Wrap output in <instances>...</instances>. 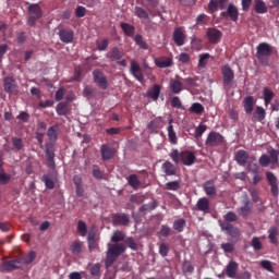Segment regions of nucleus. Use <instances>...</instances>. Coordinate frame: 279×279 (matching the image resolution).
<instances>
[{
    "label": "nucleus",
    "instance_id": "f704fd0d",
    "mask_svg": "<svg viewBox=\"0 0 279 279\" xmlns=\"http://www.w3.org/2000/svg\"><path fill=\"white\" fill-rule=\"evenodd\" d=\"M223 10V0H210L208 3L209 12L215 13L217 10Z\"/></svg>",
    "mask_w": 279,
    "mask_h": 279
},
{
    "label": "nucleus",
    "instance_id": "bf43d9fd",
    "mask_svg": "<svg viewBox=\"0 0 279 279\" xmlns=\"http://www.w3.org/2000/svg\"><path fill=\"white\" fill-rule=\"evenodd\" d=\"M167 191H178L180 189V182L179 181H171L166 183Z\"/></svg>",
    "mask_w": 279,
    "mask_h": 279
},
{
    "label": "nucleus",
    "instance_id": "f03ea898",
    "mask_svg": "<svg viewBox=\"0 0 279 279\" xmlns=\"http://www.w3.org/2000/svg\"><path fill=\"white\" fill-rule=\"evenodd\" d=\"M171 160L175 163L179 165V162H182L185 167H191L195 165V154L190 150H178V149H172L169 154Z\"/></svg>",
    "mask_w": 279,
    "mask_h": 279
},
{
    "label": "nucleus",
    "instance_id": "052dcab7",
    "mask_svg": "<svg viewBox=\"0 0 279 279\" xmlns=\"http://www.w3.org/2000/svg\"><path fill=\"white\" fill-rule=\"evenodd\" d=\"M12 143H13L14 149H16L17 151H21V149H23V140L22 138L13 137Z\"/></svg>",
    "mask_w": 279,
    "mask_h": 279
},
{
    "label": "nucleus",
    "instance_id": "e433bc0d",
    "mask_svg": "<svg viewBox=\"0 0 279 279\" xmlns=\"http://www.w3.org/2000/svg\"><path fill=\"white\" fill-rule=\"evenodd\" d=\"M82 245L83 243L78 240L74 241L71 245H70V252L74 255V256H80V254H82Z\"/></svg>",
    "mask_w": 279,
    "mask_h": 279
},
{
    "label": "nucleus",
    "instance_id": "a878e982",
    "mask_svg": "<svg viewBox=\"0 0 279 279\" xmlns=\"http://www.w3.org/2000/svg\"><path fill=\"white\" fill-rule=\"evenodd\" d=\"M227 14L228 19H230V21H233V23H236L239 21V9L236 8V5L230 3L227 8Z\"/></svg>",
    "mask_w": 279,
    "mask_h": 279
},
{
    "label": "nucleus",
    "instance_id": "c85d7f7f",
    "mask_svg": "<svg viewBox=\"0 0 279 279\" xmlns=\"http://www.w3.org/2000/svg\"><path fill=\"white\" fill-rule=\"evenodd\" d=\"M155 64L158 66V69H169V66H172L173 60L170 58L161 57L155 59Z\"/></svg>",
    "mask_w": 279,
    "mask_h": 279
},
{
    "label": "nucleus",
    "instance_id": "4d7b16f0",
    "mask_svg": "<svg viewBox=\"0 0 279 279\" xmlns=\"http://www.w3.org/2000/svg\"><path fill=\"white\" fill-rule=\"evenodd\" d=\"M130 202H132V204H143V202H145V196L141 194H133L130 197Z\"/></svg>",
    "mask_w": 279,
    "mask_h": 279
},
{
    "label": "nucleus",
    "instance_id": "ddd939ff",
    "mask_svg": "<svg viewBox=\"0 0 279 279\" xmlns=\"http://www.w3.org/2000/svg\"><path fill=\"white\" fill-rule=\"evenodd\" d=\"M112 226H130V216L128 214L118 213L112 217Z\"/></svg>",
    "mask_w": 279,
    "mask_h": 279
},
{
    "label": "nucleus",
    "instance_id": "ea45409f",
    "mask_svg": "<svg viewBox=\"0 0 279 279\" xmlns=\"http://www.w3.org/2000/svg\"><path fill=\"white\" fill-rule=\"evenodd\" d=\"M160 122H161L160 118L151 120L147 124V130H149L150 132H154L155 134H158V129L160 128Z\"/></svg>",
    "mask_w": 279,
    "mask_h": 279
},
{
    "label": "nucleus",
    "instance_id": "603ef678",
    "mask_svg": "<svg viewBox=\"0 0 279 279\" xmlns=\"http://www.w3.org/2000/svg\"><path fill=\"white\" fill-rule=\"evenodd\" d=\"M206 130H208V126H206V124H199L196 129H195V138L197 141H199V138H202V136H204V132H206Z\"/></svg>",
    "mask_w": 279,
    "mask_h": 279
},
{
    "label": "nucleus",
    "instance_id": "c9c22d12",
    "mask_svg": "<svg viewBox=\"0 0 279 279\" xmlns=\"http://www.w3.org/2000/svg\"><path fill=\"white\" fill-rule=\"evenodd\" d=\"M20 267H21V260L19 259L9 260L3 264V268L7 271H13V269H20Z\"/></svg>",
    "mask_w": 279,
    "mask_h": 279
},
{
    "label": "nucleus",
    "instance_id": "2f4dec72",
    "mask_svg": "<svg viewBox=\"0 0 279 279\" xmlns=\"http://www.w3.org/2000/svg\"><path fill=\"white\" fill-rule=\"evenodd\" d=\"M254 10L256 14H267V4L263 0H254Z\"/></svg>",
    "mask_w": 279,
    "mask_h": 279
},
{
    "label": "nucleus",
    "instance_id": "a211bd4d",
    "mask_svg": "<svg viewBox=\"0 0 279 279\" xmlns=\"http://www.w3.org/2000/svg\"><path fill=\"white\" fill-rule=\"evenodd\" d=\"M225 274L228 278H236V274H239V263L234 260L229 262L226 266Z\"/></svg>",
    "mask_w": 279,
    "mask_h": 279
},
{
    "label": "nucleus",
    "instance_id": "412c9836",
    "mask_svg": "<svg viewBox=\"0 0 279 279\" xmlns=\"http://www.w3.org/2000/svg\"><path fill=\"white\" fill-rule=\"evenodd\" d=\"M100 154L102 160H111V158H114V148H110L108 144H104L100 147Z\"/></svg>",
    "mask_w": 279,
    "mask_h": 279
},
{
    "label": "nucleus",
    "instance_id": "dca6fc26",
    "mask_svg": "<svg viewBox=\"0 0 279 279\" xmlns=\"http://www.w3.org/2000/svg\"><path fill=\"white\" fill-rule=\"evenodd\" d=\"M59 38L61 43L70 45V43H73V38H75V33L72 29L63 28L59 31Z\"/></svg>",
    "mask_w": 279,
    "mask_h": 279
},
{
    "label": "nucleus",
    "instance_id": "de8ad7c7",
    "mask_svg": "<svg viewBox=\"0 0 279 279\" xmlns=\"http://www.w3.org/2000/svg\"><path fill=\"white\" fill-rule=\"evenodd\" d=\"M265 117H267V112H265V109L263 107H256L254 118L260 122L265 121Z\"/></svg>",
    "mask_w": 279,
    "mask_h": 279
},
{
    "label": "nucleus",
    "instance_id": "79ce46f5",
    "mask_svg": "<svg viewBox=\"0 0 279 279\" xmlns=\"http://www.w3.org/2000/svg\"><path fill=\"white\" fill-rule=\"evenodd\" d=\"M190 112L192 114H198V116L204 114V106L199 102H194L190 107Z\"/></svg>",
    "mask_w": 279,
    "mask_h": 279
},
{
    "label": "nucleus",
    "instance_id": "393cba45",
    "mask_svg": "<svg viewBox=\"0 0 279 279\" xmlns=\"http://www.w3.org/2000/svg\"><path fill=\"white\" fill-rule=\"evenodd\" d=\"M161 169L166 173V175H177L178 168L171 161H165L161 166Z\"/></svg>",
    "mask_w": 279,
    "mask_h": 279
},
{
    "label": "nucleus",
    "instance_id": "e2e57ef3",
    "mask_svg": "<svg viewBox=\"0 0 279 279\" xmlns=\"http://www.w3.org/2000/svg\"><path fill=\"white\" fill-rule=\"evenodd\" d=\"M75 16L77 19H84V16H86V9L82 5L76 7Z\"/></svg>",
    "mask_w": 279,
    "mask_h": 279
},
{
    "label": "nucleus",
    "instance_id": "4c0bfd02",
    "mask_svg": "<svg viewBox=\"0 0 279 279\" xmlns=\"http://www.w3.org/2000/svg\"><path fill=\"white\" fill-rule=\"evenodd\" d=\"M56 110H57V114L59 117H66V114L69 112V104H66V102H59L57 105Z\"/></svg>",
    "mask_w": 279,
    "mask_h": 279
},
{
    "label": "nucleus",
    "instance_id": "5701e85b",
    "mask_svg": "<svg viewBox=\"0 0 279 279\" xmlns=\"http://www.w3.org/2000/svg\"><path fill=\"white\" fill-rule=\"evenodd\" d=\"M162 90V86L155 84L153 87H150L147 92V96L153 99V101H158L160 98V93Z\"/></svg>",
    "mask_w": 279,
    "mask_h": 279
},
{
    "label": "nucleus",
    "instance_id": "f257e3e1",
    "mask_svg": "<svg viewBox=\"0 0 279 279\" xmlns=\"http://www.w3.org/2000/svg\"><path fill=\"white\" fill-rule=\"evenodd\" d=\"M130 73L135 77L140 84H143L145 82V75L147 77H150V80L154 78V73L151 72V68H149V64L146 62L143 63V66L141 68V64L136 62V60H131L130 65Z\"/></svg>",
    "mask_w": 279,
    "mask_h": 279
},
{
    "label": "nucleus",
    "instance_id": "a19ab883",
    "mask_svg": "<svg viewBox=\"0 0 279 279\" xmlns=\"http://www.w3.org/2000/svg\"><path fill=\"white\" fill-rule=\"evenodd\" d=\"M126 180L132 189H138V186H141V180L138 179V175H136V174L129 175V178H126Z\"/></svg>",
    "mask_w": 279,
    "mask_h": 279
},
{
    "label": "nucleus",
    "instance_id": "6e6552de",
    "mask_svg": "<svg viewBox=\"0 0 279 279\" xmlns=\"http://www.w3.org/2000/svg\"><path fill=\"white\" fill-rule=\"evenodd\" d=\"M3 89L8 95H19V84L13 76L3 78Z\"/></svg>",
    "mask_w": 279,
    "mask_h": 279
},
{
    "label": "nucleus",
    "instance_id": "aec40b11",
    "mask_svg": "<svg viewBox=\"0 0 279 279\" xmlns=\"http://www.w3.org/2000/svg\"><path fill=\"white\" fill-rule=\"evenodd\" d=\"M242 204L243 206L238 209L240 217H250L252 215V203L250 198H244Z\"/></svg>",
    "mask_w": 279,
    "mask_h": 279
},
{
    "label": "nucleus",
    "instance_id": "37998d69",
    "mask_svg": "<svg viewBox=\"0 0 279 279\" xmlns=\"http://www.w3.org/2000/svg\"><path fill=\"white\" fill-rule=\"evenodd\" d=\"M124 240H125V233L119 230L114 231L111 236V243L119 244L121 243V241H124Z\"/></svg>",
    "mask_w": 279,
    "mask_h": 279
},
{
    "label": "nucleus",
    "instance_id": "09e8293b",
    "mask_svg": "<svg viewBox=\"0 0 279 279\" xmlns=\"http://www.w3.org/2000/svg\"><path fill=\"white\" fill-rule=\"evenodd\" d=\"M41 182L45 183L46 189H49V190L56 189V183L53 182V180H51L49 174H44L41 177Z\"/></svg>",
    "mask_w": 279,
    "mask_h": 279
},
{
    "label": "nucleus",
    "instance_id": "1a4fd4ad",
    "mask_svg": "<svg viewBox=\"0 0 279 279\" xmlns=\"http://www.w3.org/2000/svg\"><path fill=\"white\" fill-rule=\"evenodd\" d=\"M272 52H274V50H271V46H269V44L260 43L257 46L256 58L260 62H263V60H265V58H269V56H271Z\"/></svg>",
    "mask_w": 279,
    "mask_h": 279
},
{
    "label": "nucleus",
    "instance_id": "b1692460",
    "mask_svg": "<svg viewBox=\"0 0 279 279\" xmlns=\"http://www.w3.org/2000/svg\"><path fill=\"white\" fill-rule=\"evenodd\" d=\"M170 88L174 95H180L182 90H186V87H184V83L181 78L171 81Z\"/></svg>",
    "mask_w": 279,
    "mask_h": 279
},
{
    "label": "nucleus",
    "instance_id": "8fccbe9b",
    "mask_svg": "<svg viewBox=\"0 0 279 279\" xmlns=\"http://www.w3.org/2000/svg\"><path fill=\"white\" fill-rule=\"evenodd\" d=\"M48 138L52 142L58 141V126L52 125L48 129Z\"/></svg>",
    "mask_w": 279,
    "mask_h": 279
},
{
    "label": "nucleus",
    "instance_id": "7c9ffc66",
    "mask_svg": "<svg viewBox=\"0 0 279 279\" xmlns=\"http://www.w3.org/2000/svg\"><path fill=\"white\" fill-rule=\"evenodd\" d=\"M263 96H264V104L267 107L269 106V104H271V101L274 100V97H276V94L269 87H264Z\"/></svg>",
    "mask_w": 279,
    "mask_h": 279
},
{
    "label": "nucleus",
    "instance_id": "774afa93",
    "mask_svg": "<svg viewBox=\"0 0 279 279\" xmlns=\"http://www.w3.org/2000/svg\"><path fill=\"white\" fill-rule=\"evenodd\" d=\"M92 173L96 180H104V171H101L98 167L94 168Z\"/></svg>",
    "mask_w": 279,
    "mask_h": 279
},
{
    "label": "nucleus",
    "instance_id": "7ed1b4c3",
    "mask_svg": "<svg viewBox=\"0 0 279 279\" xmlns=\"http://www.w3.org/2000/svg\"><path fill=\"white\" fill-rule=\"evenodd\" d=\"M124 252H125V244L111 245L107 251L106 260H105L106 267H112L117 258H119V256H121V254H123Z\"/></svg>",
    "mask_w": 279,
    "mask_h": 279
},
{
    "label": "nucleus",
    "instance_id": "a18cd8bd",
    "mask_svg": "<svg viewBox=\"0 0 279 279\" xmlns=\"http://www.w3.org/2000/svg\"><path fill=\"white\" fill-rule=\"evenodd\" d=\"M184 228H186V220L184 218H180L173 222V230H177V232H184Z\"/></svg>",
    "mask_w": 279,
    "mask_h": 279
},
{
    "label": "nucleus",
    "instance_id": "9d476101",
    "mask_svg": "<svg viewBox=\"0 0 279 279\" xmlns=\"http://www.w3.org/2000/svg\"><path fill=\"white\" fill-rule=\"evenodd\" d=\"M94 82L98 88L106 90L108 88V78L106 74L101 72V70H94L93 72Z\"/></svg>",
    "mask_w": 279,
    "mask_h": 279
},
{
    "label": "nucleus",
    "instance_id": "c03bdc74",
    "mask_svg": "<svg viewBox=\"0 0 279 279\" xmlns=\"http://www.w3.org/2000/svg\"><path fill=\"white\" fill-rule=\"evenodd\" d=\"M134 14L137 16V19H149V13L143 7H135Z\"/></svg>",
    "mask_w": 279,
    "mask_h": 279
},
{
    "label": "nucleus",
    "instance_id": "49530a36",
    "mask_svg": "<svg viewBox=\"0 0 279 279\" xmlns=\"http://www.w3.org/2000/svg\"><path fill=\"white\" fill-rule=\"evenodd\" d=\"M208 60H210V53L205 52V53L199 54L198 68L206 69V64H208Z\"/></svg>",
    "mask_w": 279,
    "mask_h": 279
},
{
    "label": "nucleus",
    "instance_id": "58836bf2",
    "mask_svg": "<svg viewBox=\"0 0 279 279\" xmlns=\"http://www.w3.org/2000/svg\"><path fill=\"white\" fill-rule=\"evenodd\" d=\"M268 239L270 241V243H272V245H278V228L276 227H271L268 230Z\"/></svg>",
    "mask_w": 279,
    "mask_h": 279
},
{
    "label": "nucleus",
    "instance_id": "6ab92c4d",
    "mask_svg": "<svg viewBox=\"0 0 279 279\" xmlns=\"http://www.w3.org/2000/svg\"><path fill=\"white\" fill-rule=\"evenodd\" d=\"M196 210L205 215L210 213V201L207 197L198 198L196 203Z\"/></svg>",
    "mask_w": 279,
    "mask_h": 279
},
{
    "label": "nucleus",
    "instance_id": "4be33fe9",
    "mask_svg": "<svg viewBox=\"0 0 279 279\" xmlns=\"http://www.w3.org/2000/svg\"><path fill=\"white\" fill-rule=\"evenodd\" d=\"M247 160H250V154L245 150H238L235 153V161L240 167H245L247 165Z\"/></svg>",
    "mask_w": 279,
    "mask_h": 279
},
{
    "label": "nucleus",
    "instance_id": "5fc2aeb1",
    "mask_svg": "<svg viewBox=\"0 0 279 279\" xmlns=\"http://www.w3.org/2000/svg\"><path fill=\"white\" fill-rule=\"evenodd\" d=\"M223 219H225V223H230L232 221H236V219H239V216H236L234 214V211H228L225 216H223Z\"/></svg>",
    "mask_w": 279,
    "mask_h": 279
},
{
    "label": "nucleus",
    "instance_id": "f8f14e48",
    "mask_svg": "<svg viewBox=\"0 0 279 279\" xmlns=\"http://www.w3.org/2000/svg\"><path fill=\"white\" fill-rule=\"evenodd\" d=\"M266 179L270 186V193L274 195V197H278L279 195L278 178H276V174H274V172L267 171Z\"/></svg>",
    "mask_w": 279,
    "mask_h": 279
},
{
    "label": "nucleus",
    "instance_id": "2eb2a0df",
    "mask_svg": "<svg viewBox=\"0 0 279 279\" xmlns=\"http://www.w3.org/2000/svg\"><path fill=\"white\" fill-rule=\"evenodd\" d=\"M124 56L125 53L123 50L119 49V47H113L107 52L106 58L109 59V62H118L119 60H122Z\"/></svg>",
    "mask_w": 279,
    "mask_h": 279
},
{
    "label": "nucleus",
    "instance_id": "cd10ccee",
    "mask_svg": "<svg viewBox=\"0 0 279 279\" xmlns=\"http://www.w3.org/2000/svg\"><path fill=\"white\" fill-rule=\"evenodd\" d=\"M120 27L122 32H124L125 36H128L129 38H134V34L136 33V27H134V25L122 22L120 24Z\"/></svg>",
    "mask_w": 279,
    "mask_h": 279
},
{
    "label": "nucleus",
    "instance_id": "bb28decb",
    "mask_svg": "<svg viewBox=\"0 0 279 279\" xmlns=\"http://www.w3.org/2000/svg\"><path fill=\"white\" fill-rule=\"evenodd\" d=\"M203 189L208 197H215L217 195V187L213 181H206L203 184Z\"/></svg>",
    "mask_w": 279,
    "mask_h": 279
},
{
    "label": "nucleus",
    "instance_id": "4468645a",
    "mask_svg": "<svg viewBox=\"0 0 279 279\" xmlns=\"http://www.w3.org/2000/svg\"><path fill=\"white\" fill-rule=\"evenodd\" d=\"M219 226L222 232H227V234H229V236H232L233 239H236V236L241 234L239 228L233 227L230 222H219Z\"/></svg>",
    "mask_w": 279,
    "mask_h": 279
},
{
    "label": "nucleus",
    "instance_id": "20e7f679",
    "mask_svg": "<svg viewBox=\"0 0 279 279\" xmlns=\"http://www.w3.org/2000/svg\"><path fill=\"white\" fill-rule=\"evenodd\" d=\"M43 19V9L39 4H31L28 7V19H27V25L29 27H35L36 23Z\"/></svg>",
    "mask_w": 279,
    "mask_h": 279
},
{
    "label": "nucleus",
    "instance_id": "13d9d810",
    "mask_svg": "<svg viewBox=\"0 0 279 279\" xmlns=\"http://www.w3.org/2000/svg\"><path fill=\"white\" fill-rule=\"evenodd\" d=\"M181 82L183 83V86L185 89L195 86V78H193V77H187V78L181 77Z\"/></svg>",
    "mask_w": 279,
    "mask_h": 279
},
{
    "label": "nucleus",
    "instance_id": "72a5a7b5",
    "mask_svg": "<svg viewBox=\"0 0 279 279\" xmlns=\"http://www.w3.org/2000/svg\"><path fill=\"white\" fill-rule=\"evenodd\" d=\"M173 120H170L169 126H168V138L171 143V145H178V135L175 134V131L173 130Z\"/></svg>",
    "mask_w": 279,
    "mask_h": 279
},
{
    "label": "nucleus",
    "instance_id": "39448f33",
    "mask_svg": "<svg viewBox=\"0 0 279 279\" xmlns=\"http://www.w3.org/2000/svg\"><path fill=\"white\" fill-rule=\"evenodd\" d=\"M269 155L264 154L259 157L260 167H269V165H278L279 162V151L276 149H270L268 151Z\"/></svg>",
    "mask_w": 279,
    "mask_h": 279
},
{
    "label": "nucleus",
    "instance_id": "f3484780",
    "mask_svg": "<svg viewBox=\"0 0 279 279\" xmlns=\"http://www.w3.org/2000/svg\"><path fill=\"white\" fill-rule=\"evenodd\" d=\"M222 36H223V34L221 33V31H219L217 28H208L207 29V38H208L209 43H211V45H217V43H219L221 40Z\"/></svg>",
    "mask_w": 279,
    "mask_h": 279
},
{
    "label": "nucleus",
    "instance_id": "864d4df0",
    "mask_svg": "<svg viewBox=\"0 0 279 279\" xmlns=\"http://www.w3.org/2000/svg\"><path fill=\"white\" fill-rule=\"evenodd\" d=\"M77 232L81 234V236H86V232H88V227L86 226V222H84V220H78Z\"/></svg>",
    "mask_w": 279,
    "mask_h": 279
},
{
    "label": "nucleus",
    "instance_id": "3c124183",
    "mask_svg": "<svg viewBox=\"0 0 279 279\" xmlns=\"http://www.w3.org/2000/svg\"><path fill=\"white\" fill-rule=\"evenodd\" d=\"M134 41L141 49H149V46L147 45V43L143 40V35H135Z\"/></svg>",
    "mask_w": 279,
    "mask_h": 279
},
{
    "label": "nucleus",
    "instance_id": "6e6d98bb",
    "mask_svg": "<svg viewBox=\"0 0 279 279\" xmlns=\"http://www.w3.org/2000/svg\"><path fill=\"white\" fill-rule=\"evenodd\" d=\"M170 106L172 108H177L178 110H182V100H180V97L174 96L170 100Z\"/></svg>",
    "mask_w": 279,
    "mask_h": 279
},
{
    "label": "nucleus",
    "instance_id": "9b49d317",
    "mask_svg": "<svg viewBox=\"0 0 279 279\" xmlns=\"http://www.w3.org/2000/svg\"><path fill=\"white\" fill-rule=\"evenodd\" d=\"M172 40L177 47H183L184 43H186V33L184 32V27L174 28Z\"/></svg>",
    "mask_w": 279,
    "mask_h": 279
},
{
    "label": "nucleus",
    "instance_id": "473e14b6",
    "mask_svg": "<svg viewBox=\"0 0 279 279\" xmlns=\"http://www.w3.org/2000/svg\"><path fill=\"white\" fill-rule=\"evenodd\" d=\"M157 206L158 204L156 203V201H153L148 204L142 205L138 209V213H141L142 215H147V213H151V210H156Z\"/></svg>",
    "mask_w": 279,
    "mask_h": 279
},
{
    "label": "nucleus",
    "instance_id": "c756f323",
    "mask_svg": "<svg viewBox=\"0 0 279 279\" xmlns=\"http://www.w3.org/2000/svg\"><path fill=\"white\" fill-rule=\"evenodd\" d=\"M243 108H244V112H246V114H252V112H254V97L253 96H246L244 98Z\"/></svg>",
    "mask_w": 279,
    "mask_h": 279
},
{
    "label": "nucleus",
    "instance_id": "69168bd1",
    "mask_svg": "<svg viewBox=\"0 0 279 279\" xmlns=\"http://www.w3.org/2000/svg\"><path fill=\"white\" fill-rule=\"evenodd\" d=\"M108 45H110L108 39H102L100 43H97L98 51H106V49H108Z\"/></svg>",
    "mask_w": 279,
    "mask_h": 279
},
{
    "label": "nucleus",
    "instance_id": "680f3d73",
    "mask_svg": "<svg viewBox=\"0 0 279 279\" xmlns=\"http://www.w3.org/2000/svg\"><path fill=\"white\" fill-rule=\"evenodd\" d=\"M46 155L47 158H56V149L53 148V144H48L46 146Z\"/></svg>",
    "mask_w": 279,
    "mask_h": 279
},
{
    "label": "nucleus",
    "instance_id": "338daca9",
    "mask_svg": "<svg viewBox=\"0 0 279 279\" xmlns=\"http://www.w3.org/2000/svg\"><path fill=\"white\" fill-rule=\"evenodd\" d=\"M159 254L163 258H165V256H167L169 254V246L167 245V243H161L159 245Z\"/></svg>",
    "mask_w": 279,
    "mask_h": 279
},
{
    "label": "nucleus",
    "instance_id": "0eeeda50",
    "mask_svg": "<svg viewBox=\"0 0 279 279\" xmlns=\"http://www.w3.org/2000/svg\"><path fill=\"white\" fill-rule=\"evenodd\" d=\"M222 73V86L223 88L228 89L232 86L234 82V70L230 68V65H225L221 69Z\"/></svg>",
    "mask_w": 279,
    "mask_h": 279
},
{
    "label": "nucleus",
    "instance_id": "423d86ee",
    "mask_svg": "<svg viewBox=\"0 0 279 279\" xmlns=\"http://www.w3.org/2000/svg\"><path fill=\"white\" fill-rule=\"evenodd\" d=\"M223 143H226V138L223 137V135L216 131L209 132L205 141V145L207 147H219L223 145Z\"/></svg>",
    "mask_w": 279,
    "mask_h": 279
},
{
    "label": "nucleus",
    "instance_id": "0e129e2a",
    "mask_svg": "<svg viewBox=\"0 0 279 279\" xmlns=\"http://www.w3.org/2000/svg\"><path fill=\"white\" fill-rule=\"evenodd\" d=\"M169 234H171V228H169L167 225H162L159 230V235L167 238Z\"/></svg>",
    "mask_w": 279,
    "mask_h": 279
}]
</instances>
